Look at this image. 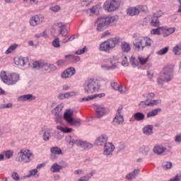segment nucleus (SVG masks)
<instances>
[{
	"mask_svg": "<svg viewBox=\"0 0 181 181\" xmlns=\"http://www.w3.org/2000/svg\"><path fill=\"white\" fill-rule=\"evenodd\" d=\"M15 61V64H16L17 66H21L22 67H23L27 62H28V58L26 57H23V58H18L17 60L14 59Z\"/></svg>",
	"mask_w": 181,
	"mask_h": 181,
	"instance_id": "obj_29",
	"label": "nucleus"
},
{
	"mask_svg": "<svg viewBox=\"0 0 181 181\" xmlns=\"http://www.w3.org/2000/svg\"><path fill=\"white\" fill-rule=\"evenodd\" d=\"M64 106L63 104L58 105L53 110L52 112H57V114H62V110H63V107Z\"/></svg>",
	"mask_w": 181,
	"mask_h": 181,
	"instance_id": "obj_42",
	"label": "nucleus"
},
{
	"mask_svg": "<svg viewBox=\"0 0 181 181\" xmlns=\"http://www.w3.org/2000/svg\"><path fill=\"white\" fill-rule=\"evenodd\" d=\"M159 103H160V99L153 100L148 103V106L153 107V105H158V104H159Z\"/></svg>",
	"mask_w": 181,
	"mask_h": 181,
	"instance_id": "obj_46",
	"label": "nucleus"
},
{
	"mask_svg": "<svg viewBox=\"0 0 181 181\" xmlns=\"http://www.w3.org/2000/svg\"><path fill=\"white\" fill-rule=\"evenodd\" d=\"M64 63H66V61L64 59H59L57 62L56 64L59 66V67H62V66H63Z\"/></svg>",
	"mask_w": 181,
	"mask_h": 181,
	"instance_id": "obj_59",
	"label": "nucleus"
},
{
	"mask_svg": "<svg viewBox=\"0 0 181 181\" xmlns=\"http://www.w3.org/2000/svg\"><path fill=\"white\" fill-rule=\"evenodd\" d=\"M133 117L135 121H144L145 119V114L141 112H136L133 115Z\"/></svg>",
	"mask_w": 181,
	"mask_h": 181,
	"instance_id": "obj_27",
	"label": "nucleus"
},
{
	"mask_svg": "<svg viewBox=\"0 0 181 181\" xmlns=\"http://www.w3.org/2000/svg\"><path fill=\"white\" fill-rule=\"evenodd\" d=\"M170 181H181V175H177L174 178L170 179Z\"/></svg>",
	"mask_w": 181,
	"mask_h": 181,
	"instance_id": "obj_61",
	"label": "nucleus"
},
{
	"mask_svg": "<svg viewBox=\"0 0 181 181\" xmlns=\"http://www.w3.org/2000/svg\"><path fill=\"white\" fill-rule=\"evenodd\" d=\"M153 126L148 124L143 128V133L145 135H152L153 134Z\"/></svg>",
	"mask_w": 181,
	"mask_h": 181,
	"instance_id": "obj_24",
	"label": "nucleus"
},
{
	"mask_svg": "<svg viewBox=\"0 0 181 181\" xmlns=\"http://www.w3.org/2000/svg\"><path fill=\"white\" fill-rule=\"evenodd\" d=\"M11 177L12 179H13V180L21 181L25 180V179H28V177H30V175H24L22 177H19V174H18L17 172L14 171L11 173Z\"/></svg>",
	"mask_w": 181,
	"mask_h": 181,
	"instance_id": "obj_20",
	"label": "nucleus"
},
{
	"mask_svg": "<svg viewBox=\"0 0 181 181\" xmlns=\"http://www.w3.org/2000/svg\"><path fill=\"white\" fill-rule=\"evenodd\" d=\"M40 63H46L45 61H35L33 63V69H43L45 71H47L48 73H50V71L46 66H40Z\"/></svg>",
	"mask_w": 181,
	"mask_h": 181,
	"instance_id": "obj_19",
	"label": "nucleus"
},
{
	"mask_svg": "<svg viewBox=\"0 0 181 181\" xmlns=\"http://www.w3.org/2000/svg\"><path fill=\"white\" fill-rule=\"evenodd\" d=\"M130 63L132 67H137V66H139V64L138 59H136V58H135V57L134 56H132V57L130 58Z\"/></svg>",
	"mask_w": 181,
	"mask_h": 181,
	"instance_id": "obj_39",
	"label": "nucleus"
},
{
	"mask_svg": "<svg viewBox=\"0 0 181 181\" xmlns=\"http://www.w3.org/2000/svg\"><path fill=\"white\" fill-rule=\"evenodd\" d=\"M172 162L170 161H164L162 163V168L164 170H169V169H172Z\"/></svg>",
	"mask_w": 181,
	"mask_h": 181,
	"instance_id": "obj_36",
	"label": "nucleus"
},
{
	"mask_svg": "<svg viewBox=\"0 0 181 181\" xmlns=\"http://www.w3.org/2000/svg\"><path fill=\"white\" fill-rule=\"evenodd\" d=\"M122 65L124 67H128V58H127V57H124V59L122 62Z\"/></svg>",
	"mask_w": 181,
	"mask_h": 181,
	"instance_id": "obj_57",
	"label": "nucleus"
},
{
	"mask_svg": "<svg viewBox=\"0 0 181 181\" xmlns=\"http://www.w3.org/2000/svg\"><path fill=\"white\" fill-rule=\"evenodd\" d=\"M73 110L68 109L64 114V119L68 124L71 125V127H80L81 122L73 119Z\"/></svg>",
	"mask_w": 181,
	"mask_h": 181,
	"instance_id": "obj_9",
	"label": "nucleus"
},
{
	"mask_svg": "<svg viewBox=\"0 0 181 181\" xmlns=\"http://www.w3.org/2000/svg\"><path fill=\"white\" fill-rule=\"evenodd\" d=\"M119 18L117 15L113 16H108L98 19L97 30L98 32H103L105 30L108 26H112V25L117 23Z\"/></svg>",
	"mask_w": 181,
	"mask_h": 181,
	"instance_id": "obj_2",
	"label": "nucleus"
},
{
	"mask_svg": "<svg viewBox=\"0 0 181 181\" xmlns=\"http://www.w3.org/2000/svg\"><path fill=\"white\" fill-rule=\"evenodd\" d=\"M4 156L5 158H6V159H11V158H12V156H13V151H11V150H8L4 152Z\"/></svg>",
	"mask_w": 181,
	"mask_h": 181,
	"instance_id": "obj_45",
	"label": "nucleus"
},
{
	"mask_svg": "<svg viewBox=\"0 0 181 181\" xmlns=\"http://www.w3.org/2000/svg\"><path fill=\"white\" fill-rule=\"evenodd\" d=\"M0 78L5 84L7 86H13L16 84V82L21 80L19 74L13 73L11 74L6 75V72L1 71L0 74Z\"/></svg>",
	"mask_w": 181,
	"mask_h": 181,
	"instance_id": "obj_5",
	"label": "nucleus"
},
{
	"mask_svg": "<svg viewBox=\"0 0 181 181\" xmlns=\"http://www.w3.org/2000/svg\"><path fill=\"white\" fill-rule=\"evenodd\" d=\"M59 33L60 35H62V36H63V37H65V36H67V35H69V31L67 30V28H62V29H59Z\"/></svg>",
	"mask_w": 181,
	"mask_h": 181,
	"instance_id": "obj_51",
	"label": "nucleus"
},
{
	"mask_svg": "<svg viewBox=\"0 0 181 181\" xmlns=\"http://www.w3.org/2000/svg\"><path fill=\"white\" fill-rule=\"evenodd\" d=\"M37 173V169L35 168L33 170H32L31 171H30V174L28 175L30 177V176H35V175H36Z\"/></svg>",
	"mask_w": 181,
	"mask_h": 181,
	"instance_id": "obj_62",
	"label": "nucleus"
},
{
	"mask_svg": "<svg viewBox=\"0 0 181 181\" xmlns=\"http://www.w3.org/2000/svg\"><path fill=\"white\" fill-rule=\"evenodd\" d=\"M139 172H141V170L139 168L134 170L133 172L126 175V179H128L129 180H132L134 179H136L137 175H139Z\"/></svg>",
	"mask_w": 181,
	"mask_h": 181,
	"instance_id": "obj_22",
	"label": "nucleus"
},
{
	"mask_svg": "<svg viewBox=\"0 0 181 181\" xmlns=\"http://www.w3.org/2000/svg\"><path fill=\"white\" fill-rule=\"evenodd\" d=\"M121 0H107L103 5V9L107 12H114L119 8Z\"/></svg>",
	"mask_w": 181,
	"mask_h": 181,
	"instance_id": "obj_8",
	"label": "nucleus"
},
{
	"mask_svg": "<svg viewBox=\"0 0 181 181\" xmlns=\"http://www.w3.org/2000/svg\"><path fill=\"white\" fill-rule=\"evenodd\" d=\"M74 145H76L77 146H81H81L83 145V141L76 139V140H75Z\"/></svg>",
	"mask_w": 181,
	"mask_h": 181,
	"instance_id": "obj_63",
	"label": "nucleus"
},
{
	"mask_svg": "<svg viewBox=\"0 0 181 181\" xmlns=\"http://www.w3.org/2000/svg\"><path fill=\"white\" fill-rule=\"evenodd\" d=\"M107 141H108V136L102 134L95 139V144L97 146H103V145H105V144L108 143Z\"/></svg>",
	"mask_w": 181,
	"mask_h": 181,
	"instance_id": "obj_13",
	"label": "nucleus"
},
{
	"mask_svg": "<svg viewBox=\"0 0 181 181\" xmlns=\"http://www.w3.org/2000/svg\"><path fill=\"white\" fill-rule=\"evenodd\" d=\"M25 2H27V4H31V5L37 4V2H39L38 0H23Z\"/></svg>",
	"mask_w": 181,
	"mask_h": 181,
	"instance_id": "obj_58",
	"label": "nucleus"
},
{
	"mask_svg": "<svg viewBox=\"0 0 181 181\" xmlns=\"http://www.w3.org/2000/svg\"><path fill=\"white\" fill-rule=\"evenodd\" d=\"M166 151V148L163 147L162 146H154L153 151L156 154V155H162L163 152Z\"/></svg>",
	"mask_w": 181,
	"mask_h": 181,
	"instance_id": "obj_28",
	"label": "nucleus"
},
{
	"mask_svg": "<svg viewBox=\"0 0 181 181\" xmlns=\"http://www.w3.org/2000/svg\"><path fill=\"white\" fill-rule=\"evenodd\" d=\"M36 100V97L32 94L23 95L18 98V101L25 102V101H32Z\"/></svg>",
	"mask_w": 181,
	"mask_h": 181,
	"instance_id": "obj_17",
	"label": "nucleus"
},
{
	"mask_svg": "<svg viewBox=\"0 0 181 181\" xmlns=\"http://www.w3.org/2000/svg\"><path fill=\"white\" fill-rule=\"evenodd\" d=\"M103 97H105V93L95 94L88 97L82 98L81 99V102L83 103V101H90L91 100H94V98H103Z\"/></svg>",
	"mask_w": 181,
	"mask_h": 181,
	"instance_id": "obj_16",
	"label": "nucleus"
},
{
	"mask_svg": "<svg viewBox=\"0 0 181 181\" xmlns=\"http://www.w3.org/2000/svg\"><path fill=\"white\" fill-rule=\"evenodd\" d=\"M33 153L30 150H21L16 158V162H23L24 163H29L34 158Z\"/></svg>",
	"mask_w": 181,
	"mask_h": 181,
	"instance_id": "obj_7",
	"label": "nucleus"
},
{
	"mask_svg": "<svg viewBox=\"0 0 181 181\" xmlns=\"http://www.w3.org/2000/svg\"><path fill=\"white\" fill-rule=\"evenodd\" d=\"M138 10L140 12H144V13H146L148 12V6H144V5H138L137 6Z\"/></svg>",
	"mask_w": 181,
	"mask_h": 181,
	"instance_id": "obj_44",
	"label": "nucleus"
},
{
	"mask_svg": "<svg viewBox=\"0 0 181 181\" xmlns=\"http://www.w3.org/2000/svg\"><path fill=\"white\" fill-rule=\"evenodd\" d=\"M110 62L112 66H109L107 65H102V68L105 69V70H114L117 69V61H115V59H110Z\"/></svg>",
	"mask_w": 181,
	"mask_h": 181,
	"instance_id": "obj_23",
	"label": "nucleus"
},
{
	"mask_svg": "<svg viewBox=\"0 0 181 181\" xmlns=\"http://www.w3.org/2000/svg\"><path fill=\"white\" fill-rule=\"evenodd\" d=\"M149 60V58L139 57V62L140 64L144 65Z\"/></svg>",
	"mask_w": 181,
	"mask_h": 181,
	"instance_id": "obj_55",
	"label": "nucleus"
},
{
	"mask_svg": "<svg viewBox=\"0 0 181 181\" xmlns=\"http://www.w3.org/2000/svg\"><path fill=\"white\" fill-rule=\"evenodd\" d=\"M43 16H34L30 19V25L31 26H37L43 22Z\"/></svg>",
	"mask_w": 181,
	"mask_h": 181,
	"instance_id": "obj_12",
	"label": "nucleus"
},
{
	"mask_svg": "<svg viewBox=\"0 0 181 181\" xmlns=\"http://www.w3.org/2000/svg\"><path fill=\"white\" fill-rule=\"evenodd\" d=\"M18 47V45L17 44H13L12 45H11L7 50L6 51L5 54H9L11 52H13V50H15L16 48Z\"/></svg>",
	"mask_w": 181,
	"mask_h": 181,
	"instance_id": "obj_41",
	"label": "nucleus"
},
{
	"mask_svg": "<svg viewBox=\"0 0 181 181\" xmlns=\"http://www.w3.org/2000/svg\"><path fill=\"white\" fill-rule=\"evenodd\" d=\"M173 79V67L167 66L164 67L160 73V77L157 79L158 86H163L165 81L169 83Z\"/></svg>",
	"mask_w": 181,
	"mask_h": 181,
	"instance_id": "obj_3",
	"label": "nucleus"
},
{
	"mask_svg": "<svg viewBox=\"0 0 181 181\" xmlns=\"http://www.w3.org/2000/svg\"><path fill=\"white\" fill-rule=\"evenodd\" d=\"M64 136V134H63V132H57V134L54 135V138L57 139L58 141H60Z\"/></svg>",
	"mask_w": 181,
	"mask_h": 181,
	"instance_id": "obj_52",
	"label": "nucleus"
},
{
	"mask_svg": "<svg viewBox=\"0 0 181 181\" xmlns=\"http://www.w3.org/2000/svg\"><path fill=\"white\" fill-rule=\"evenodd\" d=\"M45 66H46L47 67V69H49V73H50V71H55V70H57V67H56L54 66V64H49L47 62H41L40 63V67H43Z\"/></svg>",
	"mask_w": 181,
	"mask_h": 181,
	"instance_id": "obj_31",
	"label": "nucleus"
},
{
	"mask_svg": "<svg viewBox=\"0 0 181 181\" xmlns=\"http://www.w3.org/2000/svg\"><path fill=\"white\" fill-rule=\"evenodd\" d=\"M57 129L62 132L64 134H70V132H73V129L70 127H63L62 126H57Z\"/></svg>",
	"mask_w": 181,
	"mask_h": 181,
	"instance_id": "obj_35",
	"label": "nucleus"
},
{
	"mask_svg": "<svg viewBox=\"0 0 181 181\" xmlns=\"http://www.w3.org/2000/svg\"><path fill=\"white\" fill-rule=\"evenodd\" d=\"M161 111L162 109L160 108L154 109L147 113L146 118H152L153 117H156V115H158Z\"/></svg>",
	"mask_w": 181,
	"mask_h": 181,
	"instance_id": "obj_26",
	"label": "nucleus"
},
{
	"mask_svg": "<svg viewBox=\"0 0 181 181\" xmlns=\"http://www.w3.org/2000/svg\"><path fill=\"white\" fill-rule=\"evenodd\" d=\"M160 27H158L157 28H154L153 30H151V35H160Z\"/></svg>",
	"mask_w": 181,
	"mask_h": 181,
	"instance_id": "obj_54",
	"label": "nucleus"
},
{
	"mask_svg": "<svg viewBox=\"0 0 181 181\" xmlns=\"http://www.w3.org/2000/svg\"><path fill=\"white\" fill-rule=\"evenodd\" d=\"M50 152L52 155H63L62 148L58 146H54L50 148Z\"/></svg>",
	"mask_w": 181,
	"mask_h": 181,
	"instance_id": "obj_33",
	"label": "nucleus"
},
{
	"mask_svg": "<svg viewBox=\"0 0 181 181\" xmlns=\"http://www.w3.org/2000/svg\"><path fill=\"white\" fill-rule=\"evenodd\" d=\"M40 135H42V139L43 141H45V142H47V141L50 140V131L49 130H42L41 132H40L39 133Z\"/></svg>",
	"mask_w": 181,
	"mask_h": 181,
	"instance_id": "obj_25",
	"label": "nucleus"
},
{
	"mask_svg": "<svg viewBox=\"0 0 181 181\" xmlns=\"http://www.w3.org/2000/svg\"><path fill=\"white\" fill-rule=\"evenodd\" d=\"M133 37L134 39L133 46L137 52H139L141 49L144 50L146 46H151V45H152V40L148 37H142L139 36V34L134 33Z\"/></svg>",
	"mask_w": 181,
	"mask_h": 181,
	"instance_id": "obj_1",
	"label": "nucleus"
},
{
	"mask_svg": "<svg viewBox=\"0 0 181 181\" xmlns=\"http://www.w3.org/2000/svg\"><path fill=\"white\" fill-rule=\"evenodd\" d=\"M54 116L55 122H60V121H62V113L54 112Z\"/></svg>",
	"mask_w": 181,
	"mask_h": 181,
	"instance_id": "obj_48",
	"label": "nucleus"
},
{
	"mask_svg": "<svg viewBox=\"0 0 181 181\" xmlns=\"http://www.w3.org/2000/svg\"><path fill=\"white\" fill-rule=\"evenodd\" d=\"M61 8L59 5H55L50 8V11H52V12H59L60 11Z\"/></svg>",
	"mask_w": 181,
	"mask_h": 181,
	"instance_id": "obj_56",
	"label": "nucleus"
},
{
	"mask_svg": "<svg viewBox=\"0 0 181 181\" xmlns=\"http://www.w3.org/2000/svg\"><path fill=\"white\" fill-rule=\"evenodd\" d=\"M52 43L54 47H60V40L59 39V37L55 38Z\"/></svg>",
	"mask_w": 181,
	"mask_h": 181,
	"instance_id": "obj_49",
	"label": "nucleus"
},
{
	"mask_svg": "<svg viewBox=\"0 0 181 181\" xmlns=\"http://www.w3.org/2000/svg\"><path fill=\"white\" fill-rule=\"evenodd\" d=\"M63 169V166L57 164V163H54L52 166H51V172L52 173H57L60 172Z\"/></svg>",
	"mask_w": 181,
	"mask_h": 181,
	"instance_id": "obj_30",
	"label": "nucleus"
},
{
	"mask_svg": "<svg viewBox=\"0 0 181 181\" xmlns=\"http://www.w3.org/2000/svg\"><path fill=\"white\" fill-rule=\"evenodd\" d=\"M95 115L97 118H101V117H104L105 115V107L96 105H95Z\"/></svg>",
	"mask_w": 181,
	"mask_h": 181,
	"instance_id": "obj_15",
	"label": "nucleus"
},
{
	"mask_svg": "<svg viewBox=\"0 0 181 181\" xmlns=\"http://www.w3.org/2000/svg\"><path fill=\"white\" fill-rule=\"evenodd\" d=\"M123 123L124 116H122V115H116L112 121L113 125H121V124Z\"/></svg>",
	"mask_w": 181,
	"mask_h": 181,
	"instance_id": "obj_21",
	"label": "nucleus"
},
{
	"mask_svg": "<svg viewBox=\"0 0 181 181\" xmlns=\"http://www.w3.org/2000/svg\"><path fill=\"white\" fill-rule=\"evenodd\" d=\"M95 174V171H91L89 174H86L85 176L81 177V180L88 181Z\"/></svg>",
	"mask_w": 181,
	"mask_h": 181,
	"instance_id": "obj_37",
	"label": "nucleus"
},
{
	"mask_svg": "<svg viewBox=\"0 0 181 181\" xmlns=\"http://www.w3.org/2000/svg\"><path fill=\"white\" fill-rule=\"evenodd\" d=\"M168 52H169V47H165L164 48L158 50L157 52V54H158V56H163V54H166Z\"/></svg>",
	"mask_w": 181,
	"mask_h": 181,
	"instance_id": "obj_40",
	"label": "nucleus"
},
{
	"mask_svg": "<svg viewBox=\"0 0 181 181\" xmlns=\"http://www.w3.org/2000/svg\"><path fill=\"white\" fill-rule=\"evenodd\" d=\"M160 15L154 13L151 17V25L154 28H159V26H160V21H159V18H160Z\"/></svg>",
	"mask_w": 181,
	"mask_h": 181,
	"instance_id": "obj_14",
	"label": "nucleus"
},
{
	"mask_svg": "<svg viewBox=\"0 0 181 181\" xmlns=\"http://www.w3.org/2000/svg\"><path fill=\"white\" fill-rule=\"evenodd\" d=\"M100 83L98 81L94 78H88L83 84V90L85 94H93L100 90Z\"/></svg>",
	"mask_w": 181,
	"mask_h": 181,
	"instance_id": "obj_4",
	"label": "nucleus"
},
{
	"mask_svg": "<svg viewBox=\"0 0 181 181\" xmlns=\"http://www.w3.org/2000/svg\"><path fill=\"white\" fill-rule=\"evenodd\" d=\"M86 53V47H84L82 49H78L75 52V54H83Z\"/></svg>",
	"mask_w": 181,
	"mask_h": 181,
	"instance_id": "obj_60",
	"label": "nucleus"
},
{
	"mask_svg": "<svg viewBox=\"0 0 181 181\" xmlns=\"http://www.w3.org/2000/svg\"><path fill=\"white\" fill-rule=\"evenodd\" d=\"M76 74V69L74 67H69L64 70L62 74V78H69L70 77H73Z\"/></svg>",
	"mask_w": 181,
	"mask_h": 181,
	"instance_id": "obj_11",
	"label": "nucleus"
},
{
	"mask_svg": "<svg viewBox=\"0 0 181 181\" xmlns=\"http://www.w3.org/2000/svg\"><path fill=\"white\" fill-rule=\"evenodd\" d=\"M76 139L73 138L71 136H66V141L69 142V145L74 146Z\"/></svg>",
	"mask_w": 181,
	"mask_h": 181,
	"instance_id": "obj_50",
	"label": "nucleus"
},
{
	"mask_svg": "<svg viewBox=\"0 0 181 181\" xmlns=\"http://www.w3.org/2000/svg\"><path fill=\"white\" fill-rule=\"evenodd\" d=\"M175 30H176V28L175 27L168 28L166 31L163 33L164 37L169 36V35H172V33H174Z\"/></svg>",
	"mask_w": 181,
	"mask_h": 181,
	"instance_id": "obj_38",
	"label": "nucleus"
},
{
	"mask_svg": "<svg viewBox=\"0 0 181 181\" xmlns=\"http://www.w3.org/2000/svg\"><path fill=\"white\" fill-rule=\"evenodd\" d=\"M173 51L175 53V54H176V55L180 54H181V47H179V45H177L173 48Z\"/></svg>",
	"mask_w": 181,
	"mask_h": 181,
	"instance_id": "obj_53",
	"label": "nucleus"
},
{
	"mask_svg": "<svg viewBox=\"0 0 181 181\" xmlns=\"http://www.w3.org/2000/svg\"><path fill=\"white\" fill-rule=\"evenodd\" d=\"M69 57H70V62L74 64L78 63V62H80V57L74 56L71 54L65 55V59H69Z\"/></svg>",
	"mask_w": 181,
	"mask_h": 181,
	"instance_id": "obj_34",
	"label": "nucleus"
},
{
	"mask_svg": "<svg viewBox=\"0 0 181 181\" xmlns=\"http://www.w3.org/2000/svg\"><path fill=\"white\" fill-rule=\"evenodd\" d=\"M127 15L129 16H136V15H139V10L138 9V6L134 7H129L127 9Z\"/></svg>",
	"mask_w": 181,
	"mask_h": 181,
	"instance_id": "obj_18",
	"label": "nucleus"
},
{
	"mask_svg": "<svg viewBox=\"0 0 181 181\" xmlns=\"http://www.w3.org/2000/svg\"><path fill=\"white\" fill-rule=\"evenodd\" d=\"M175 142H181V134H178L175 137Z\"/></svg>",
	"mask_w": 181,
	"mask_h": 181,
	"instance_id": "obj_64",
	"label": "nucleus"
},
{
	"mask_svg": "<svg viewBox=\"0 0 181 181\" xmlns=\"http://www.w3.org/2000/svg\"><path fill=\"white\" fill-rule=\"evenodd\" d=\"M115 146L112 143H105L103 148V155L105 156H112V152H114Z\"/></svg>",
	"mask_w": 181,
	"mask_h": 181,
	"instance_id": "obj_10",
	"label": "nucleus"
},
{
	"mask_svg": "<svg viewBox=\"0 0 181 181\" xmlns=\"http://www.w3.org/2000/svg\"><path fill=\"white\" fill-rule=\"evenodd\" d=\"M119 43V38H110L100 45V50H101V52H110L111 49H114Z\"/></svg>",
	"mask_w": 181,
	"mask_h": 181,
	"instance_id": "obj_6",
	"label": "nucleus"
},
{
	"mask_svg": "<svg viewBox=\"0 0 181 181\" xmlns=\"http://www.w3.org/2000/svg\"><path fill=\"white\" fill-rule=\"evenodd\" d=\"M121 47L122 52H124V53H129V52H131V45L128 42H122Z\"/></svg>",
	"mask_w": 181,
	"mask_h": 181,
	"instance_id": "obj_32",
	"label": "nucleus"
},
{
	"mask_svg": "<svg viewBox=\"0 0 181 181\" xmlns=\"http://www.w3.org/2000/svg\"><path fill=\"white\" fill-rule=\"evenodd\" d=\"M148 99L146 100L140 102V103L139 104V110H145V108H146V107H148Z\"/></svg>",
	"mask_w": 181,
	"mask_h": 181,
	"instance_id": "obj_43",
	"label": "nucleus"
},
{
	"mask_svg": "<svg viewBox=\"0 0 181 181\" xmlns=\"http://www.w3.org/2000/svg\"><path fill=\"white\" fill-rule=\"evenodd\" d=\"M81 148H83V149H91V148H93V144L88 143L86 141H83Z\"/></svg>",
	"mask_w": 181,
	"mask_h": 181,
	"instance_id": "obj_47",
	"label": "nucleus"
}]
</instances>
